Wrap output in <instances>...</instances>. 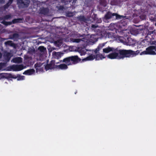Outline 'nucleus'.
I'll list each match as a JSON object with an SVG mask.
<instances>
[{
  "mask_svg": "<svg viewBox=\"0 0 156 156\" xmlns=\"http://www.w3.org/2000/svg\"><path fill=\"white\" fill-rule=\"evenodd\" d=\"M105 57L103 56L102 54H98L96 55V59L97 60L99 59L101 60L102 58H105Z\"/></svg>",
  "mask_w": 156,
  "mask_h": 156,
  "instance_id": "nucleus-14",
  "label": "nucleus"
},
{
  "mask_svg": "<svg viewBox=\"0 0 156 156\" xmlns=\"http://www.w3.org/2000/svg\"><path fill=\"white\" fill-rule=\"evenodd\" d=\"M12 61L14 62L17 63H20L22 61V58L20 57L15 58H13Z\"/></svg>",
  "mask_w": 156,
  "mask_h": 156,
  "instance_id": "nucleus-9",
  "label": "nucleus"
},
{
  "mask_svg": "<svg viewBox=\"0 0 156 156\" xmlns=\"http://www.w3.org/2000/svg\"><path fill=\"white\" fill-rule=\"evenodd\" d=\"M112 16H115L116 19H121L123 18V16H120L116 13L112 14L110 12H108L105 16V17L106 19H109L111 18Z\"/></svg>",
  "mask_w": 156,
  "mask_h": 156,
  "instance_id": "nucleus-3",
  "label": "nucleus"
},
{
  "mask_svg": "<svg viewBox=\"0 0 156 156\" xmlns=\"http://www.w3.org/2000/svg\"><path fill=\"white\" fill-rule=\"evenodd\" d=\"M11 70L14 71L21 70L23 69V67L22 65H13L10 66Z\"/></svg>",
  "mask_w": 156,
  "mask_h": 156,
  "instance_id": "nucleus-4",
  "label": "nucleus"
},
{
  "mask_svg": "<svg viewBox=\"0 0 156 156\" xmlns=\"http://www.w3.org/2000/svg\"><path fill=\"white\" fill-rule=\"evenodd\" d=\"M71 58L70 57L66 58L63 59V62H65L68 65H69L71 64L70 61Z\"/></svg>",
  "mask_w": 156,
  "mask_h": 156,
  "instance_id": "nucleus-11",
  "label": "nucleus"
},
{
  "mask_svg": "<svg viewBox=\"0 0 156 156\" xmlns=\"http://www.w3.org/2000/svg\"><path fill=\"white\" fill-rule=\"evenodd\" d=\"M63 55V53L61 52H56L53 51L52 52V55L54 57L57 58H60Z\"/></svg>",
  "mask_w": 156,
  "mask_h": 156,
  "instance_id": "nucleus-6",
  "label": "nucleus"
},
{
  "mask_svg": "<svg viewBox=\"0 0 156 156\" xmlns=\"http://www.w3.org/2000/svg\"><path fill=\"white\" fill-rule=\"evenodd\" d=\"M72 13H70V14H68V16H72Z\"/></svg>",
  "mask_w": 156,
  "mask_h": 156,
  "instance_id": "nucleus-29",
  "label": "nucleus"
},
{
  "mask_svg": "<svg viewBox=\"0 0 156 156\" xmlns=\"http://www.w3.org/2000/svg\"><path fill=\"white\" fill-rule=\"evenodd\" d=\"M59 67L62 69H65L67 68V65L65 64H62L58 66Z\"/></svg>",
  "mask_w": 156,
  "mask_h": 156,
  "instance_id": "nucleus-15",
  "label": "nucleus"
},
{
  "mask_svg": "<svg viewBox=\"0 0 156 156\" xmlns=\"http://www.w3.org/2000/svg\"><path fill=\"white\" fill-rule=\"evenodd\" d=\"M3 24L7 26L8 25H10L12 24L11 22H7L3 21L1 22Z\"/></svg>",
  "mask_w": 156,
  "mask_h": 156,
  "instance_id": "nucleus-18",
  "label": "nucleus"
},
{
  "mask_svg": "<svg viewBox=\"0 0 156 156\" xmlns=\"http://www.w3.org/2000/svg\"><path fill=\"white\" fill-rule=\"evenodd\" d=\"M13 78H16V77H13Z\"/></svg>",
  "mask_w": 156,
  "mask_h": 156,
  "instance_id": "nucleus-33",
  "label": "nucleus"
},
{
  "mask_svg": "<svg viewBox=\"0 0 156 156\" xmlns=\"http://www.w3.org/2000/svg\"><path fill=\"white\" fill-rule=\"evenodd\" d=\"M99 50V49L98 48H97L96 49V50L94 51V52L95 53H96Z\"/></svg>",
  "mask_w": 156,
  "mask_h": 156,
  "instance_id": "nucleus-27",
  "label": "nucleus"
},
{
  "mask_svg": "<svg viewBox=\"0 0 156 156\" xmlns=\"http://www.w3.org/2000/svg\"><path fill=\"white\" fill-rule=\"evenodd\" d=\"M155 26H156V23H155Z\"/></svg>",
  "mask_w": 156,
  "mask_h": 156,
  "instance_id": "nucleus-35",
  "label": "nucleus"
},
{
  "mask_svg": "<svg viewBox=\"0 0 156 156\" xmlns=\"http://www.w3.org/2000/svg\"><path fill=\"white\" fill-rule=\"evenodd\" d=\"M4 2V0H0V3H3Z\"/></svg>",
  "mask_w": 156,
  "mask_h": 156,
  "instance_id": "nucleus-28",
  "label": "nucleus"
},
{
  "mask_svg": "<svg viewBox=\"0 0 156 156\" xmlns=\"http://www.w3.org/2000/svg\"><path fill=\"white\" fill-rule=\"evenodd\" d=\"M14 37H17L18 36V35L17 34H14L13 35Z\"/></svg>",
  "mask_w": 156,
  "mask_h": 156,
  "instance_id": "nucleus-31",
  "label": "nucleus"
},
{
  "mask_svg": "<svg viewBox=\"0 0 156 156\" xmlns=\"http://www.w3.org/2000/svg\"><path fill=\"white\" fill-rule=\"evenodd\" d=\"M5 43L6 45H8L10 46H12L13 45L12 42L11 41H9L7 42H5Z\"/></svg>",
  "mask_w": 156,
  "mask_h": 156,
  "instance_id": "nucleus-19",
  "label": "nucleus"
},
{
  "mask_svg": "<svg viewBox=\"0 0 156 156\" xmlns=\"http://www.w3.org/2000/svg\"><path fill=\"white\" fill-rule=\"evenodd\" d=\"M11 18V15H8L5 16L4 19L5 20L9 19Z\"/></svg>",
  "mask_w": 156,
  "mask_h": 156,
  "instance_id": "nucleus-22",
  "label": "nucleus"
},
{
  "mask_svg": "<svg viewBox=\"0 0 156 156\" xmlns=\"http://www.w3.org/2000/svg\"><path fill=\"white\" fill-rule=\"evenodd\" d=\"M95 58V56L94 55H91L87 57L86 58L84 59L85 60H91L94 59Z\"/></svg>",
  "mask_w": 156,
  "mask_h": 156,
  "instance_id": "nucleus-13",
  "label": "nucleus"
},
{
  "mask_svg": "<svg viewBox=\"0 0 156 156\" xmlns=\"http://www.w3.org/2000/svg\"><path fill=\"white\" fill-rule=\"evenodd\" d=\"M146 54V51H144L143 52H142L140 54V55H142L143 54H145V55Z\"/></svg>",
  "mask_w": 156,
  "mask_h": 156,
  "instance_id": "nucleus-26",
  "label": "nucleus"
},
{
  "mask_svg": "<svg viewBox=\"0 0 156 156\" xmlns=\"http://www.w3.org/2000/svg\"><path fill=\"white\" fill-rule=\"evenodd\" d=\"M52 68L51 65V64H48L45 67V68L46 70L51 69Z\"/></svg>",
  "mask_w": 156,
  "mask_h": 156,
  "instance_id": "nucleus-16",
  "label": "nucleus"
},
{
  "mask_svg": "<svg viewBox=\"0 0 156 156\" xmlns=\"http://www.w3.org/2000/svg\"><path fill=\"white\" fill-rule=\"evenodd\" d=\"M70 41L72 42H75L78 43L80 42L81 41H83V39L79 38H71L70 39Z\"/></svg>",
  "mask_w": 156,
  "mask_h": 156,
  "instance_id": "nucleus-10",
  "label": "nucleus"
},
{
  "mask_svg": "<svg viewBox=\"0 0 156 156\" xmlns=\"http://www.w3.org/2000/svg\"><path fill=\"white\" fill-rule=\"evenodd\" d=\"M114 49L113 48L108 47L106 48L103 49V52L108 53L110 52H113L114 51Z\"/></svg>",
  "mask_w": 156,
  "mask_h": 156,
  "instance_id": "nucleus-7",
  "label": "nucleus"
},
{
  "mask_svg": "<svg viewBox=\"0 0 156 156\" xmlns=\"http://www.w3.org/2000/svg\"><path fill=\"white\" fill-rule=\"evenodd\" d=\"M1 56H2V55H1V53H0V58H1Z\"/></svg>",
  "mask_w": 156,
  "mask_h": 156,
  "instance_id": "nucleus-32",
  "label": "nucleus"
},
{
  "mask_svg": "<svg viewBox=\"0 0 156 156\" xmlns=\"http://www.w3.org/2000/svg\"><path fill=\"white\" fill-rule=\"evenodd\" d=\"M41 63H37L35 65V67H40L41 66Z\"/></svg>",
  "mask_w": 156,
  "mask_h": 156,
  "instance_id": "nucleus-25",
  "label": "nucleus"
},
{
  "mask_svg": "<svg viewBox=\"0 0 156 156\" xmlns=\"http://www.w3.org/2000/svg\"><path fill=\"white\" fill-rule=\"evenodd\" d=\"M100 3L104 6H105L106 5V2L105 0H101L100 2Z\"/></svg>",
  "mask_w": 156,
  "mask_h": 156,
  "instance_id": "nucleus-23",
  "label": "nucleus"
},
{
  "mask_svg": "<svg viewBox=\"0 0 156 156\" xmlns=\"http://www.w3.org/2000/svg\"><path fill=\"white\" fill-rule=\"evenodd\" d=\"M34 72L35 70L34 69H32L25 71L23 74L27 75H31L34 73Z\"/></svg>",
  "mask_w": 156,
  "mask_h": 156,
  "instance_id": "nucleus-8",
  "label": "nucleus"
},
{
  "mask_svg": "<svg viewBox=\"0 0 156 156\" xmlns=\"http://www.w3.org/2000/svg\"><path fill=\"white\" fill-rule=\"evenodd\" d=\"M29 3V0H18L17 4L20 8L28 6Z\"/></svg>",
  "mask_w": 156,
  "mask_h": 156,
  "instance_id": "nucleus-2",
  "label": "nucleus"
},
{
  "mask_svg": "<svg viewBox=\"0 0 156 156\" xmlns=\"http://www.w3.org/2000/svg\"><path fill=\"white\" fill-rule=\"evenodd\" d=\"M78 50L80 51V50L79 49V48L78 49Z\"/></svg>",
  "mask_w": 156,
  "mask_h": 156,
  "instance_id": "nucleus-34",
  "label": "nucleus"
},
{
  "mask_svg": "<svg viewBox=\"0 0 156 156\" xmlns=\"http://www.w3.org/2000/svg\"><path fill=\"white\" fill-rule=\"evenodd\" d=\"M132 52L130 50H119L117 49H114V51L108 54L107 57L111 59L122 58L129 57L132 55Z\"/></svg>",
  "mask_w": 156,
  "mask_h": 156,
  "instance_id": "nucleus-1",
  "label": "nucleus"
},
{
  "mask_svg": "<svg viewBox=\"0 0 156 156\" xmlns=\"http://www.w3.org/2000/svg\"><path fill=\"white\" fill-rule=\"evenodd\" d=\"M38 50L41 52H44L46 50V48L43 46H40L38 48Z\"/></svg>",
  "mask_w": 156,
  "mask_h": 156,
  "instance_id": "nucleus-17",
  "label": "nucleus"
},
{
  "mask_svg": "<svg viewBox=\"0 0 156 156\" xmlns=\"http://www.w3.org/2000/svg\"><path fill=\"white\" fill-rule=\"evenodd\" d=\"M21 20V19H15L12 20V23H16L19 22Z\"/></svg>",
  "mask_w": 156,
  "mask_h": 156,
  "instance_id": "nucleus-20",
  "label": "nucleus"
},
{
  "mask_svg": "<svg viewBox=\"0 0 156 156\" xmlns=\"http://www.w3.org/2000/svg\"><path fill=\"white\" fill-rule=\"evenodd\" d=\"M155 51H156V48H155L154 46H150L147 48V54L155 55L156 53Z\"/></svg>",
  "mask_w": 156,
  "mask_h": 156,
  "instance_id": "nucleus-5",
  "label": "nucleus"
},
{
  "mask_svg": "<svg viewBox=\"0 0 156 156\" xmlns=\"http://www.w3.org/2000/svg\"><path fill=\"white\" fill-rule=\"evenodd\" d=\"M97 27L96 26H95L94 25H92V27L93 28H96Z\"/></svg>",
  "mask_w": 156,
  "mask_h": 156,
  "instance_id": "nucleus-30",
  "label": "nucleus"
},
{
  "mask_svg": "<svg viewBox=\"0 0 156 156\" xmlns=\"http://www.w3.org/2000/svg\"><path fill=\"white\" fill-rule=\"evenodd\" d=\"M71 61L74 62H77L79 61V58L77 56H74L70 57Z\"/></svg>",
  "mask_w": 156,
  "mask_h": 156,
  "instance_id": "nucleus-12",
  "label": "nucleus"
},
{
  "mask_svg": "<svg viewBox=\"0 0 156 156\" xmlns=\"http://www.w3.org/2000/svg\"><path fill=\"white\" fill-rule=\"evenodd\" d=\"M13 0H9V2L7 4V5L5 6V8H7L12 3Z\"/></svg>",
  "mask_w": 156,
  "mask_h": 156,
  "instance_id": "nucleus-21",
  "label": "nucleus"
},
{
  "mask_svg": "<svg viewBox=\"0 0 156 156\" xmlns=\"http://www.w3.org/2000/svg\"><path fill=\"white\" fill-rule=\"evenodd\" d=\"M24 76H20L17 78V80H23Z\"/></svg>",
  "mask_w": 156,
  "mask_h": 156,
  "instance_id": "nucleus-24",
  "label": "nucleus"
}]
</instances>
